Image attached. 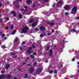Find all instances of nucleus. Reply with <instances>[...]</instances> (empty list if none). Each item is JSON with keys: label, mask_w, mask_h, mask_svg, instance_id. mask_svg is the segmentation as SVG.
<instances>
[{"label": "nucleus", "mask_w": 79, "mask_h": 79, "mask_svg": "<svg viewBox=\"0 0 79 79\" xmlns=\"http://www.w3.org/2000/svg\"><path fill=\"white\" fill-rule=\"evenodd\" d=\"M24 9H23V8L21 9V11H24Z\"/></svg>", "instance_id": "42"}, {"label": "nucleus", "mask_w": 79, "mask_h": 79, "mask_svg": "<svg viewBox=\"0 0 79 79\" xmlns=\"http://www.w3.org/2000/svg\"><path fill=\"white\" fill-rule=\"evenodd\" d=\"M22 71H24V69H22Z\"/></svg>", "instance_id": "60"}, {"label": "nucleus", "mask_w": 79, "mask_h": 79, "mask_svg": "<svg viewBox=\"0 0 79 79\" xmlns=\"http://www.w3.org/2000/svg\"><path fill=\"white\" fill-rule=\"evenodd\" d=\"M54 47H55V48L56 47V45H54Z\"/></svg>", "instance_id": "62"}, {"label": "nucleus", "mask_w": 79, "mask_h": 79, "mask_svg": "<svg viewBox=\"0 0 79 79\" xmlns=\"http://www.w3.org/2000/svg\"><path fill=\"white\" fill-rule=\"evenodd\" d=\"M10 66V64H7L5 66V68H6V70H8V69L9 68Z\"/></svg>", "instance_id": "10"}, {"label": "nucleus", "mask_w": 79, "mask_h": 79, "mask_svg": "<svg viewBox=\"0 0 79 79\" xmlns=\"http://www.w3.org/2000/svg\"><path fill=\"white\" fill-rule=\"evenodd\" d=\"M1 6H2V4L0 3V8L1 7Z\"/></svg>", "instance_id": "58"}, {"label": "nucleus", "mask_w": 79, "mask_h": 79, "mask_svg": "<svg viewBox=\"0 0 79 79\" xmlns=\"http://www.w3.org/2000/svg\"><path fill=\"white\" fill-rule=\"evenodd\" d=\"M41 71H42V70L40 68L36 70V74H39L40 73H41Z\"/></svg>", "instance_id": "7"}, {"label": "nucleus", "mask_w": 79, "mask_h": 79, "mask_svg": "<svg viewBox=\"0 0 79 79\" xmlns=\"http://www.w3.org/2000/svg\"><path fill=\"white\" fill-rule=\"evenodd\" d=\"M24 8L25 9H26L27 8V6H25Z\"/></svg>", "instance_id": "47"}, {"label": "nucleus", "mask_w": 79, "mask_h": 79, "mask_svg": "<svg viewBox=\"0 0 79 79\" xmlns=\"http://www.w3.org/2000/svg\"><path fill=\"white\" fill-rule=\"evenodd\" d=\"M28 77V75L27 74H26L25 75V79H27Z\"/></svg>", "instance_id": "21"}, {"label": "nucleus", "mask_w": 79, "mask_h": 79, "mask_svg": "<svg viewBox=\"0 0 79 79\" xmlns=\"http://www.w3.org/2000/svg\"><path fill=\"white\" fill-rule=\"evenodd\" d=\"M37 25V24L36 23H33L32 24V27H34V26H36Z\"/></svg>", "instance_id": "16"}, {"label": "nucleus", "mask_w": 79, "mask_h": 79, "mask_svg": "<svg viewBox=\"0 0 79 79\" xmlns=\"http://www.w3.org/2000/svg\"><path fill=\"white\" fill-rule=\"evenodd\" d=\"M2 21H3V19H0V22H1V23H2Z\"/></svg>", "instance_id": "31"}, {"label": "nucleus", "mask_w": 79, "mask_h": 79, "mask_svg": "<svg viewBox=\"0 0 79 79\" xmlns=\"http://www.w3.org/2000/svg\"><path fill=\"white\" fill-rule=\"evenodd\" d=\"M73 32H76V30L74 29H73Z\"/></svg>", "instance_id": "36"}, {"label": "nucleus", "mask_w": 79, "mask_h": 79, "mask_svg": "<svg viewBox=\"0 0 79 79\" xmlns=\"http://www.w3.org/2000/svg\"><path fill=\"white\" fill-rule=\"evenodd\" d=\"M33 55H37V53H36V52H35L33 53Z\"/></svg>", "instance_id": "33"}, {"label": "nucleus", "mask_w": 79, "mask_h": 79, "mask_svg": "<svg viewBox=\"0 0 79 79\" xmlns=\"http://www.w3.org/2000/svg\"><path fill=\"white\" fill-rule=\"evenodd\" d=\"M37 64L36 62H34L33 64V66H36Z\"/></svg>", "instance_id": "24"}, {"label": "nucleus", "mask_w": 79, "mask_h": 79, "mask_svg": "<svg viewBox=\"0 0 79 79\" xmlns=\"http://www.w3.org/2000/svg\"><path fill=\"white\" fill-rule=\"evenodd\" d=\"M43 0L44 2H48V0Z\"/></svg>", "instance_id": "46"}, {"label": "nucleus", "mask_w": 79, "mask_h": 79, "mask_svg": "<svg viewBox=\"0 0 79 79\" xmlns=\"http://www.w3.org/2000/svg\"><path fill=\"white\" fill-rule=\"evenodd\" d=\"M29 57H27V58H26V59L27 60H29Z\"/></svg>", "instance_id": "56"}, {"label": "nucleus", "mask_w": 79, "mask_h": 79, "mask_svg": "<svg viewBox=\"0 0 79 79\" xmlns=\"http://www.w3.org/2000/svg\"><path fill=\"white\" fill-rule=\"evenodd\" d=\"M47 48V50L48 51L49 49H50V47L49 46H48Z\"/></svg>", "instance_id": "27"}, {"label": "nucleus", "mask_w": 79, "mask_h": 79, "mask_svg": "<svg viewBox=\"0 0 79 79\" xmlns=\"http://www.w3.org/2000/svg\"><path fill=\"white\" fill-rule=\"evenodd\" d=\"M30 56L32 59H34L35 58V56H34L33 55H31Z\"/></svg>", "instance_id": "19"}, {"label": "nucleus", "mask_w": 79, "mask_h": 79, "mask_svg": "<svg viewBox=\"0 0 79 79\" xmlns=\"http://www.w3.org/2000/svg\"><path fill=\"white\" fill-rule=\"evenodd\" d=\"M53 73V70H51L50 72H49V73Z\"/></svg>", "instance_id": "41"}, {"label": "nucleus", "mask_w": 79, "mask_h": 79, "mask_svg": "<svg viewBox=\"0 0 79 79\" xmlns=\"http://www.w3.org/2000/svg\"><path fill=\"white\" fill-rule=\"evenodd\" d=\"M34 21V19L32 18L29 21V23H33Z\"/></svg>", "instance_id": "14"}, {"label": "nucleus", "mask_w": 79, "mask_h": 79, "mask_svg": "<svg viewBox=\"0 0 79 79\" xmlns=\"http://www.w3.org/2000/svg\"><path fill=\"white\" fill-rule=\"evenodd\" d=\"M32 47L33 48H35V45H34V44H33L32 45Z\"/></svg>", "instance_id": "25"}, {"label": "nucleus", "mask_w": 79, "mask_h": 79, "mask_svg": "<svg viewBox=\"0 0 79 79\" xmlns=\"http://www.w3.org/2000/svg\"><path fill=\"white\" fill-rule=\"evenodd\" d=\"M26 64V63H24V62H22V64L23 65H24V64Z\"/></svg>", "instance_id": "49"}, {"label": "nucleus", "mask_w": 79, "mask_h": 79, "mask_svg": "<svg viewBox=\"0 0 79 79\" xmlns=\"http://www.w3.org/2000/svg\"><path fill=\"white\" fill-rule=\"evenodd\" d=\"M64 8L65 10H68L69 9V5H65Z\"/></svg>", "instance_id": "8"}, {"label": "nucleus", "mask_w": 79, "mask_h": 79, "mask_svg": "<svg viewBox=\"0 0 79 79\" xmlns=\"http://www.w3.org/2000/svg\"><path fill=\"white\" fill-rule=\"evenodd\" d=\"M11 76L9 75H7L6 79H10V78H11Z\"/></svg>", "instance_id": "18"}, {"label": "nucleus", "mask_w": 79, "mask_h": 79, "mask_svg": "<svg viewBox=\"0 0 79 79\" xmlns=\"http://www.w3.org/2000/svg\"><path fill=\"white\" fill-rule=\"evenodd\" d=\"M18 40H19L18 38H16L14 40V43L16 42H17V41H18Z\"/></svg>", "instance_id": "20"}, {"label": "nucleus", "mask_w": 79, "mask_h": 79, "mask_svg": "<svg viewBox=\"0 0 79 79\" xmlns=\"http://www.w3.org/2000/svg\"><path fill=\"white\" fill-rule=\"evenodd\" d=\"M33 71L34 69L33 68H31L29 69V71L30 73H33Z\"/></svg>", "instance_id": "11"}, {"label": "nucleus", "mask_w": 79, "mask_h": 79, "mask_svg": "<svg viewBox=\"0 0 79 79\" xmlns=\"http://www.w3.org/2000/svg\"><path fill=\"white\" fill-rule=\"evenodd\" d=\"M13 27H14V26H13V25H11V26L10 27V29H13Z\"/></svg>", "instance_id": "28"}, {"label": "nucleus", "mask_w": 79, "mask_h": 79, "mask_svg": "<svg viewBox=\"0 0 79 79\" xmlns=\"http://www.w3.org/2000/svg\"><path fill=\"white\" fill-rule=\"evenodd\" d=\"M75 60V59L74 58H73L72 59V61H74Z\"/></svg>", "instance_id": "44"}, {"label": "nucleus", "mask_w": 79, "mask_h": 79, "mask_svg": "<svg viewBox=\"0 0 79 79\" xmlns=\"http://www.w3.org/2000/svg\"><path fill=\"white\" fill-rule=\"evenodd\" d=\"M51 31H52V33H53L54 32V30L53 29H52L51 30Z\"/></svg>", "instance_id": "45"}, {"label": "nucleus", "mask_w": 79, "mask_h": 79, "mask_svg": "<svg viewBox=\"0 0 79 79\" xmlns=\"http://www.w3.org/2000/svg\"><path fill=\"white\" fill-rule=\"evenodd\" d=\"M6 77V75L2 74L0 75V79H5Z\"/></svg>", "instance_id": "6"}, {"label": "nucleus", "mask_w": 79, "mask_h": 79, "mask_svg": "<svg viewBox=\"0 0 79 79\" xmlns=\"http://www.w3.org/2000/svg\"><path fill=\"white\" fill-rule=\"evenodd\" d=\"M62 48H61L60 49H58V51H59H59H60V50H62Z\"/></svg>", "instance_id": "53"}, {"label": "nucleus", "mask_w": 79, "mask_h": 79, "mask_svg": "<svg viewBox=\"0 0 79 79\" xmlns=\"http://www.w3.org/2000/svg\"><path fill=\"white\" fill-rule=\"evenodd\" d=\"M28 29L29 28H28L27 27H25L22 29V32L23 33H26V32H27V31H28Z\"/></svg>", "instance_id": "1"}, {"label": "nucleus", "mask_w": 79, "mask_h": 79, "mask_svg": "<svg viewBox=\"0 0 79 79\" xmlns=\"http://www.w3.org/2000/svg\"><path fill=\"white\" fill-rule=\"evenodd\" d=\"M63 2L62 1H60L59 2H58L56 5L57 6V7H60V6H61V4L63 3Z\"/></svg>", "instance_id": "3"}, {"label": "nucleus", "mask_w": 79, "mask_h": 79, "mask_svg": "<svg viewBox=\"0 0 79 79\" xmlns=\"http://www.w3.org/2000/svg\"><path fill=\"white\" fill-rule=\"evenodd\" d=\"M27 3L28 4H31V3H32V1L30 0H27Z\"/></svg>", "instance_id": "13"}, {"label": "nucleus", "mask_w": 79, "mask_h": 79, "mask_svg": "<svg viewBox=\"0 0 79 79\" xmlns=\"http://www.w3.org/2000/svg\"><path fill=\"white\" fill-rule=\"evenodd\" d=\"M1 47L2 48H3V49L5 48H6L5 47V45L1 46Z\"/></svg>", "instance_id": "22"}, {"label": "nucleus", "mask_w": 79, "mask_h": 79, "mask_svg": "<svg viewBox=\"0 0 79 79\" xmlns=\"http://www.w3.org/2000/svg\"><path fill=\"white\" fill-rule=\"evenodd\" d=\"M20 50H22V49H23V48H22V47H21L20 48Z\"/></svg>", "instance_id": "52"}, {"label": "nucleus", "mask_w": 79, "mask_h": 79, "mask_svg": "<svg viewBox=\"0 0 79 79\" xmlns=\"http://www.w3.org/2000/svg\"><path fill=\"white\" fill-rule=\"evenodd\" d=\"M40 37H44V35L41 34L40 35Z\"/></svg>", "instance_id": "30"}, {"label": "nucleus", "mask_w": 79, "mask_h": 79, "mask_svg": "<svg viewBox=\"0 0 79 79\" xmlns=\"http://www.w3.org/2000/svg\"><path fill=\"white\" fill-rule=\"evenodd\" d=\"M32 50V48L31 47H30L27 50V53L28 54H31L32 53V51H31V50Z\"/></svg>", "instance_id": "4"}, {"label": "nucleus", "mask_w": 79, "mask_h": 79, "mask_svg": "<svg viewBox=\"0 0 79 79\" xmlns=\"http://www.w3.org/2000/svg\"><path fill=\"white\" fill-rule=\"evenodd\" d=\"M23 44H25V42L24 41H23L22 43Z\"/></svg>", "instance_id": "54"}, {"label": "nucleus", "mask_w": 79, "mask_h": 79, "mask_svg": "<svg viewBox=\"0 0 79 79\" xmlns=\"http://www.w3.org/2000/svg\"><path fill=\"white\" fill-rule=\"evenodd\" d=\"M69 14V13H68V12H66L65 13V15L66 16H68Z\"/></svg>", "instance_id": "23"}, {"label": "nucleus", "mask_w": 79, "mask_h": 79, "mask_svg": "<svg viewBox=\"0 0 79 79\" xmlns=\"http://www.w3.org/2000/svg\"><path fill=\"white\" fill-rule=\"evenodd\" d=\"M45 62L46 63H47L48 62V60H45Z\"/></svg>", "instance_id": "48"}, {"label": "nucleus", "mask_w": 79, "mask_h": 79, "mask_svg": "<svg viewBox=\"0 0 79 79\" xmlns=\"http://www.w3.org/2000/svg\"><path fill=\"white\" fill-rule=\"evenodd\" d=\"M54 73H55V74H56V73H58V71L56 70H55V71H54Z\"/></svg>", "instance_id": "35"}, {"label": "nucleus", "mask_w": 79, "mask_h": 79, "mask_svg": "<svg viewBox=\"0 0 79 79\" xmlns=\"http://www.w3.org/2000/svg\"><path fill=\"white\" fill-rule=\"evenodd\" d=\"M16 32V30H14L13 31V32H12V33L11 34L12 35H14V34H15Z\"/></svg>", "instance_id": "15"}, {"label": "nucleus", "mask_w": 79, "mask_h": 79, "mask_svg": "<svg viewBox=\"0 0 79 79\" xmlns=\"http://www.w3.org/2000/svg\"><path fill=\"white\" fill-rule=\"evenodd\" d=\"M77 12V7H74L71 10V12L73 14H76Z\"/></svg>", "instance_id": "2"}, {"label": "nucleus", "mask_w": 79, "mask_h": 79, "mask_svg": "<svg viewBox=\"0 0 79 79\" xmlns=\"http://www.w3.org/2000/svg\"><path fill=\"white\" fill-rule=\"evenodd\" d=\"M76 19H79V17H77V18H76Z\"/></svg>", "instance_id": "50"}, {"label": "nucleus", "mask_w": 79, "mask_h": 79, "mask_svg": "<svg viewBox=\"0 0 79 79\" xmlns=\"http://www.w3.org/2000/svg\"><path fill=\"white\" fill-rule=\"evenodd\" d=\"M5 34H2V37H5Z\"/></svg>", "instance_id": "39"}, {"label": "nucleus", "mask_w": 79, "mask_h": 79, "mask_svg": "<svg viewBox=\"0 0 79 79\" xmlns=\"http://www.w3.org/2000/svg\"><path fill=\"white\" fill-rule=\"evenodd\" d=\"M11 55H15V54H14V53H13V52H12L11 53Z\"/></svg>", "instance_id": "37"}, {"label": "nucleus", "mask_w": 79, "mask_h": 79, "mask_svg": "<svg viewBox=\"0 0 79 79\" xmlns=\"http://www.w3.org/2000/svg\"><path fill=\"white\" fill-rule=\"evenodd\" d=\"M48 35H50V33H48L47 34Z\"/></svg>", "instance_id": "55"}, {"label": "nucleus", "mask_w": 79, "mask_h": 79, "mask_svg": "<svg viewBox=\"0 0 79 79\" xmlns=\"http://www.w3.org/2000/svg\"><path fill=\"white\" fill-rule=\"evenodd\" d=\"M28 65L29 66H30L31 65H30V64H28Z\"/></svg>", "instance_id": "61"}, {"label": "nucleus", "mask_w": 79, "mask_h": 79, "mask_svg": "<svg viewBox=\"0 0 79 79\" xmlns=\"http://www.w3.org/2000/svg\"><path fill=\"white\" fill-rule=\"evenodd\" d=\"M1 73L2 74H3L5 73V72L3 70H2L1 71Z\"/></svg>", "instance_id": "34"}, {"label": "nucleus", "mask_w": 79, "mask_h": 79, "mask_svg": "<svg viewBox=\"0 0 79 79\" xmlns=\"http://www.w3.org/2000/svg\"><path fill=\"white\" fill-rule=\"evenodd\" d=\"M33 7H35V6L34 5H33Z\"/></svg>", "instance_id": "59"}, {"label": "nucleus", "mask_w": 79, "mask_h": 79, "mask_svg": "<svg viewBox=\"0 0 79 79\" xmlns=\"http://www.w3.org/2000/svg\"><path fill=\"white\" fill-rule=\"evenodd\" d=\"M10 13L11 14H14L15 13V11H12Z\"/></svg>", "instance_id": "26"}, {"label": "nucleus", "mask_w": 79, "mask_h": 79, "mask_svg": "<svg viewBox=\"0 0 79 79\" xmlns=\"http://www.w3.org/2000/svg\"><path fill=\"white\" fill-rule=\"evenodd\" d=\"M16 16V14H14L13 15V16H14V17H15Z\"/></svg>", "instance_id": "51"}, {"label": "nucleus", "mask_w": 79, "mask_h": 79, "mask_svg": "<svg viewBox=\"0 0 79 79\" xmlns=\"http://www.w3.org/2000/svg\"><path fill=\"white\" fill-rule=\"evenodd\" d=\"M77 64H79V62H78Z\"/></svg>", "instance_id": "64"}, {"label": "nucleus", "mask_w": 79, "mask_h": 79, "mask_svg": "<svg viewBox=\"0 0 79 79\" xmlns=\"http://www.w3.org/2000/svg\"><path fill=\"white\" fill-rule=\"evenodd\" d=\"M5 29H8V27H6L5 28Z\"/></svg>", "instance_id": "40"}, {"label": "nucleus", "mask_w": 79, "mask_h": 79, "mask_svg": "<svg viewBox=\"0 0 79 79\" xmlns=\"http://www.w3.org/2000/svg\"><path fill=\"white\" fill-rule=\"evenodd\" d=\"M27 11V10H24L25 12H26V11Z\"/></svg>", "instance_id": "57"}, {"label": "nucleus", "mask_w": 79, "mask_h": 79, "mask_svg": "<svg viewBox=\"0 0 79 79\" xmlns=\"http://www.w3.org/2000/svg\"><path fill=\"white\" fill-rule=\"evenodd\" d=\"M35 31H39V30L38 29V28H36Z\"/></svg>", "instance_id": "38"}, {"label": "nucleus", "mask_w": 79, "mask_h": 79, "mask_svg": "<svg viewBox=\"0 0 79 79\" xmlns=\"http://www.w3.org/2000/svg\"><path fill=\"white\" fill-rule=\"evenodd\" d=\"M22 18H23V15L21 14H19V19H22Z\"/></svg>", "instance_id": "17"}, {"label": "nucleus", "mask_w": 79, "mask_h": 79, "mask_svg": "<svg viewBox=\"0 0 79 79\" xmlns=\"http://www.w3.org/2000/svg\"><path fill=\"white\" fill-rule=\"evenodd\" d=\"M49 55L50 56L52 57V55H53V50L52 49H50L49 51Z\"/></svg>", "instance_id": "5"}, {"label": "nucleus", "mask_w": 79, "mask_h": 79, "mask_svg": "<svg viewBox=\"0 0 79 79\" xmlns=\"http://www.w3.org/2000/svg\"><path fill=\"white\" fill-rule=\"evenodd\" d=\"M16 8H19V7H20V6L19 5H17L16 6Z\"/></svg>", "instance_id": "32"}, {"label": "nucleus", "mask_w": 79, "mask_h": 79, "mask_svg": "<svg viewBox=\"0 0 79 79\" xmlns=\"http://www.w3.org/2000/svg\"><path fill=\"white\" fill-rule=\"evenodd\" d=\"M14 79H16V77H14Z\"/></svg>", "instance_id": "63"}, {"label": "nucleus", "mask_w": 79, "mask_h": 79, "mask_svg": "<svg viewBox=\"0 0 79 79\" xmlns=\"http://www.w3.org/2000/svg\"><path fill=\"white\" fill-rule=\"evenodd\" d=\"M44 34V35L45 36V35H46V33L45 32H44L43 33Z\"/></svg>", "instance_id": "43"}, {"label": "nucleus", "mask_w": 79, "mask_h": 79, "mask_svg": "<svg viewBox=\"0 0 79 79\" xmlns=\"http://www.w3.org/2000/svg\"><path fill=\"white\" fill-rule=\"evenodd\" d=\"M6 21H9V20H10V19H9V18L8 17H6Z\"/></svg>", "instance_id": "29"}, {"label": "nucleus", "mask_w": 79, "mask_h": 79, "mask_svg": "<svg viewBox=\"0 0 79 79\" xmlns=\"http://www.w3.org/2000/svg\"><path fill=\"white\" fill-rule=\"evenodd\" d=\"M40 31H45L46 30L45 27L44 26L41 27L40 28Z\"/></svg>", "instance_id": "9"}, {"label": "nucleus", "mask_w": 79, "mask_h": 79, "mask_svg": "<svg viewBox=\"0 0 79 79\" xmlns=\"http://www.w3.org/2000/svg\"><path fill=\"white\" fill-rule=\"evenodd\" d=\"M47 24H49L50 26H53V22H47Z\"/></svg>", "instance_id": "12"}]
</instances>
